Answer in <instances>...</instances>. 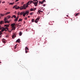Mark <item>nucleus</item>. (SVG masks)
I'll list each match as a JSON object with an SVG mask.
<instances>
[{"label": "nucleus", "instance_id": "1", "mask_svg": "<svg viewBox=\"0 0 80 80\" xmlns=\"http://www.w3.org/2000/svg\"><path fill=\"white\" fill-rule=\"evenodd\" d=\"M28 7V5L27 4H24L23 5V6H22L21 7H19V8H20V10H22L24 9V10H25L26 9V8H27Z\"/></svg>", "mask_w": 80, "mask_h": 80}, {"label": "nucleus", "instance_id": "2", "mask_svg": "<svg viewBox=\"0 0 80 80\" xmlns=\"http://www.w3.org/2000/svg\"><path fill=\"white\" fill-rule=\"evenodd\" d=\"M11 25L12 28V29H11V31H12L13 30H15V23H13Z\"/></svg>", "mask_w": 80, "mask_h": 80}, {"label": "nucleus", "instance_id": "3", "mask_svg": "<svg viewBox=\"0 0 80 80\" xmlns=\"http://www.w3.org/2000/svg\"><path fill=\"white\" fill-rule=\"evenodd\" d=\"M11 17V16L10 15H8L7 16V17L4 18V21H5V20H7L9 19V18H10Z\"/></svg>", "mask_w": 80, "mask_h": 80}, {"label": "nucleus", "instance_id": "4", "mask_svg": "<svg viewBox=\"0 0 80 80\" xmlns=\"http://www.w3.org/2000/svg\"><path fill=\"white\" fill-rule=\"evenodd\" d=\"M15 8L16 10H18V9H19V7L18 6H17V5H15L13 7V8Z\"/></svg>", "mask_w": 80, "mask_h": 80}, {"label": "nucleus", "instance_id": "5", "mask_svg": "<svg viewBox=\"0 0 80 80\" xmlns=\"http://www.w3.org/2000/svg\"><path fill=\"white\" fill-rule=\"evenodd\" d=\"M25 53H27L28 52V48H27V47H26L25 48Z\"/></svg>", "mask_w": 80, "mask_h": 80}, {"label": "nucleus", "instance_id": "6", "mask_svg": "<svg viewBox=\"0 0 80 80\" xmlns=\"http://www.w3.org/2000/svg\"><path fill=\"white\" fill-rule=\"evenodd\" d=\"M33 3H34V5L35 6L37 5V4H38V1H37V2H33Z\"/></svg>", "mask_w": 80, "mask_h": 80}, {"label": "nucleus", "instance_id": "7", "mask_svg": "<svg viewBox=\"0 0 80 80\" xmlns=\"http://www.w3.org/2000/svg\"><path fill=\"white\" fill-rule=\"evenodd\" d=\"M12 37L13 39H14V38L16 37V34H13V35L12 36Z\"/></svg>", "mask_w": 80, "mask_h": 80}, {"label": "nucleus", "instance_id": "8", "mask_svg": "<svg viewBox=\"0 0 80 80\" xmlns=\"http://www.w3.org/2000/svg\"><path fill=\"white\" fill-rule=\"evenodd\" d=\"M39 18H37L36 19L35 21V23H37L38 22V21L39 20Z\"/></svg>", "mask_w": 80, "mask_h": 80}, {"label": "nucleus", "instance_id": "9", "mask_svg": "<svg viewBox=\"0 0 80 80\" xmlns=\"http://www.w3.org/2000/svg\"><path fill=\"white\" fill-rule=\"evenodd\" d=\"M33 2L32 1H30L28 2V5H30V3H32Z\"/></svg>", "mask_w": 80, "mask_h": 80}, {"label": "nucleus", "instance_id": "10", "mask_svg": "<svg viewBox=\"0 0 80 80\" xmlns=\"http://www.w3.org/2000/svg\"><path fill=\"white\" fill-rule=\"evenodd\" d=\"M4 30H5V32H7V30H8V28L7 27H6L5 28H4Z\"/></svg>", "mask_w": 80, "mask_h": 80}, {"label": "nucleus", "instance_id": "11", "mask_svg": "<svg viewBox=\"0 0 80 80\" xmlns=\"http://www.w3.org/2000/svg\"><path fill=\"white\" fill-rule=\"evenodd\" d=\"M3 23H4V21H2L0 22V25H2V24H3Z\"/></svg>", "mask_w": 80, "mask_h": 80}, {"label": "nucleus", "instance_id": "12", "mask_svg": "<svg viewBox=\"0 0 80 80\" xmlns=\"http://www.w3.org/2000/svg\"><path fill=\"white\" fill-rule=\"evenodd\" d=\"M10 12H8L5 13H4V14H5V15H8V14H10Z\"/></svg>", "mask_w": 80, "mask_h": 80}, {"label": "nucleus", "instance_id": "13", "mask_svg": "<svg viewBox=\"0 0 80 80\" xmlns=\"http://www.w3.org/2000/svg\"><path fill=\"white\" fill-rule=\"evenodd\" d=\"M5 21V23H10V22L8 21V20H7V21Z\"/></svg>", "mask_w": 80, "mask_h": 80}, {"label": "nucleus", "instance_id": "14", "mask_svg": "<svg viewBox=\"0 0 80 80\" xmlns=\"http://www.w3.org/2000/svg\"><path fill=\"white\" fill-rule=\"evenodd\" d=\"M5 40H6L5 39H3L2 40L3 43H5Z\"/></svg>", "mask_w": 80, "mask_h": 80}, {"label": "nucleus", "instance_id": "15", "mask_svg": "<svg viewBox=\"0 0 80 80\" xmlns=\"http://www.w3.org/2000/svg\"><path fill=\"white\" fill-rule=\"evenodd\" d=\"M24 13H25L26 15H27V14H28V13H29V12L28 11H26L25 12H24Z\"/></svg>", "mask_w": 80, "mask_h": 80}, {"label": "nucleus", "instance_id": "16", "mask_svg": "<svg viewBox=\"0 0 80 80\" xmlns=\"http://www.w3.org/2000/svg\"><path fill=\"white\" fill-rule=\"evenodd\" d=\"M50 31H49V29H46V32H49Z\"/></svg>", "mask_w": 80, "mask_h": 80}, {"label": "nucleus", "instance_id": "17", "mask_svg": "<svg viewBox=\"0 0 80 80\" xmlns=\"http://www.w3.org/2000/svg\"><path fill=\"white\" fill-rule=\"evenodd\" d=\"M2 30H1V32H4V31H5V29H4V28L2 27Z\"/></svg>", "mask_w": 80, "mask_h": 80}, {"label": "nucleus", "instance_id": "18", "mask_svg": "<svg viewBox=\"0 0 80 80\" xmlns=\"http://www.w3.org/2000/svg\"><path fill=\"white\" fill-rule=\"evenodd\" d=\"M23 13H24V12H22L20 13V15H22Z\"/></svg>", "mask_w": 80, "mask_h": 80}, {"label": "nucleus", "instance_id": "19", "mask_svg": "<svg viewBox=\"0 0 80 80\" xmlns=\"http://www.w3.org/2000/svg\"><path fill=\"white\" fill-rule=\"evenodd\" d=\"M45 2V0H43L42 2H39V3H41L42 4L43 3V2Z\"/></svg>", "mask_w": 80, "mask_h": 80}, {"label": "nucleus", "instance_id": "20", "mask_svg": "<svg viewBox=\"0 0 80 80\" xmlns=\"http://www.w3.org/2000/svg\"><path fill=\"white\" fill-rule=\"evenodd\" d=\"M43 11H41L40 10H38V13H40V12H42Z\"/></svg>", "mask_w": 80, "mask_h": 80}, {"label": "nucleus", "instance_id": "21", "mask_svg": "<svg viewBox=\"0 0 80 80\" xmlns=\"http://www.w3.org/2000/svg\"><path fill=\"white\" fill-rule=\"evenodd\" d=\"M5 15V14H0V15L1 16V17H3L4 16V15Z\"/></svg>", "mask_w": 80, "mask_h": 80}, {"label": "nucleus", "instance_id": "22", "mask_svg": "<svg viewBox=\"0 0 80 80\" xmlns=\"http://www.w3.org/2000/svg\"><path fill=\"white\" fill-rule=\"evenodd\" d=\"M20 39H19L16 41V42H20Z\"/></svg>", "mask_w": 80, "mask_h": 80}, {"label": "nucleus", "instance_id": "23", "mask_svg": "<svg viewBox=\"0 0 80 80\" xmlns=\"http://www.w3.org/2000/svg\"><path fill=\"white\" fill-rule=\"evenodd\" d=\"M9 25H5L4 27H9Z\"/></svg>", "mask_w": 80, "mask_h": 80}, {"label": "nucleus", "instance_id": "24", "mask_svg": "<svg viewBox=\"0 0 80 80\" xmlns=\"http://www.w3.org/2000/svg\"><path fill=\"white\" fill-rule=\"evenodd\" d=\"M19 36H22V32H20L19 33Z\"/></svg>", "mask_w": 80, "mask_h": 80}, {"label": "nucleus", "instance_id": "25", "mask_svg": "<svg viewBox=\"0 0 80 80\" xmlns=\"http://www.w3.org/2000/svg\"><path fill=\"white\" fill-rule=\"evenodd\" d=\"M26 15V14H25V12H24V13L23 14V16L25 17Z\"/></svg>", "mask_w": 80, "mask_h": 80}, {"label": "nucleus", "instance_id": "26", "mask_svg": "<svg viewBox=\"0 0 80 80\" xmlns=\"http://www.w3.org/2000/svg\"><path fill=\"white\" fill-rule=\"evenodd\" d=\"M17 44L15 46H14V49H16V48H17Z\"/></svg>", "mask_w": 80, "mask_h": 80}, {"label": "nucleus", "instance_id": "27", "mask_svg": "<svg viewBox=\"0 0 80 80\" xmlns=\"http://www.w3.org/2000/svg\"><path fill=\"white\" fill-rule=\"evenodd\" d=\"M22 20V19H20L18 21V22H21Z\"/></svg>", "mask_w": 80, "mask_h": 80}, {"label": "nucleus", "instance_id": "28", "mask_svg": "<svg viewBox=\"0 0 80 80\" xmlns=\"http://www.w3.org/2000/svg\"><path fill=\"white\" fill-rule=\"evenodd\" d=\"M32 22H34L35 20H34V19H32Z\"/></svg>", "mask_w": 80, "mask_h": 80}, {"label": "nucleus", "instance_id": "29", "mask_svg": "<svg viewBox=\"0 0 80 80\" xmlns=\"http://www.w3.org/2000/svg\"><path fill=\"white\" fill-rule=\"evenodd\" d=\"M75 14V16H77L78 15H79V13H76Z\"/></svg>", "mask_w": 80, "mask_h": 80}, {"label": "nucleus", "instance_id": "30", "mask_svg": "<svg viewBox=\"0 0 80 80\" xmlns=\"http://www.w3.org/2000/svg\"><path fill=\"white\" fill-rule=\"evenodd\" d=\"M12 17H14L15 18H16V16L15 15H13Z\"/></svg>", "mask_w": 80, "mask_h": 80}, {"label": "nucleus", "instance_id": "31", "mask_svg": "<svg viewBox=\"0 0 80 80\" xmlns=\"http://www.w3.org/2000/svg\"><path fill=\"white\" fill-rule=\"evenodd\" d=\"M14 21L17 22V21H18V19L16 18V19H15Z\"/></svg>", "mask_w": 80, "mask_h": 80}, {"label": "nucleus", "instance_id": "32", "mask_svg": "<svg viewBox=\"0 0 80 80\" xmlns=\"http://www.w3.org/2000/svg\"><path fill=\"white\" fill-rule=\"evenodd\" d=\"M30 11H33V8H31L30 9Z\"/></svg>", "mask_w": 80, "mask_h": 80}, {"label": "nucleus", "instance_id": "33", "mask_svg": "<svg viewBox=\"0 0 80 80\" xmlns=\"http://www.w3.org/2000/svg\"><path fill=\"white\" fill-rule=\"evenodd\" d=\"M2 28H3V27H1V26L0 25V30H1V29H2Z\"/></svg>", "mask_w": 80, "mask_h": 80}, {"label": "nucleus", "instance_id": "34", "mask_svg": "<svg viewBox=\"0 0 80 80\" xmlns=\"http://www.w3.org/2000/svg\"><path fill=\"white\" fill-rule=\"evenodd\" d=\"M0 35H2V31H0Z\"/></svg>", "mask_w": 80, "mask_h": 80}, {"label": "nucleus", "instance_id": "35", "mask_svg": "<svg viewBox=\"0 0 80 80\" xmlns=\"http://www.w3.org/2000/svg\"><path fill=\"white\" fill-rule=\"evenodd\" d=\"M20 12H18V15H20Z\"/></svg>", "mask_w": 80, "mask_h": 80}, {"label": "nucleus", "instance_id": "36", "mask_svg": "<svg viewBox=\"0 0 80 80\" xmlns=\"http://www.w3.org/2000/svg\"><path fill=\"white\" fill-rule=\"evenodd\" d=\"M9 5H13V4L12 3L10 2V3H9Z\"/></svg>", "mask_w": 80, "mask_h": 80}, {"label": "nucleus", "instance_id": "37", "mask_svg": "<svg viewBox=\"0 0 80 80\" xmlns=\"http://www.w3.org/2000/svg\"><path fill=\"white\" fill-rule=\"evenodd\" d=\"M24 20H27V18H24Z\"/></svg>", "mask_w": 80, "mask_h": 80}, {"label": "nucleus", "instance_id": "38", "mask_svg": "<svg viewBox=\"0 0 80 80\" xmlns=\"http://www.w3.org/2000/svg\"><path fill=\"white\" fill-rule=\"evenodd\" d=\"M18 17H19V16H17V18H16L18 20Z\"/></svg>", "mask_w": 80, "mask_h": 80}, {"label": "nucleus", "instance_id": "39", "mask_svg": "<svg viewBox=\"0 0 80 80\" xmlns=\"http://www.w3.org/2000/svg\"><path fill=\"white\" fill-rule=\"evenodd\" d=\"M33 14V13L32 12L30 14V15H32V14Z\"/></svg>", "mask_w": 80, "mask_h": 80}, {"label": "nucleus", "instance_id": "40", "mask_svg": "<svg viewBox=\"0 0 80 80\" xmlns=\"http://www.w3.org/2000/svg\"><path fill=\"white\" fill-rule=\"evenodd\" d=\"M36 9H37V8H34L33 10H36Z\"/></svg>", "mask_w": 80, "mask_h": 80}, {"label": "nucleus", "instance_id": "41", "mask_svg": "<svg viewBox=\"0 0 80 80\" xmlns=\"http://www.w3.org/2000/svg\"><path fill=\"white\" fill-rule=\"evenodd\" d=\"M34 1H35V2H37V1H37V0H33Z\"/></svg>", "mask_w": 80, "mask_h": 80}, {"label": "nucleus", "instance_id": "42", "mask_svg": "<svg viewBox=\"0 0 80 80\" xmlns=\"http://www.w3.org/2000/svg\"><path fill=\"white\" fill-rule=\"evenodd\" d=\"M19 0H16V2H18V1Z\"/></svg>", "mask_w": 80, "mask_h": 80}, {"label": "nucleus", "instance_id": "43", "mask_svg": "<svg viewBox=\"0 0 80 80\" xmlns=\"http://www.w3.org/2000/svg\"><path fill=\"white\" fill-rule=\"evenodd\" d=\"M6 38H8V36H6Z\"/></svg>", "mask_w": 80, "mask_h": 80}, {"label": "nucleus", "instance_id": "44", "mask_svg": "<svg viewBox=\"0 0 80 80\" xmlns=\"http://www.w3.org/2000/svg\"><path fill=\"white\" fill-rule=\"evenodd\" d=\"M5 3V2H2V3Z\"/></svg>", "mask_w": 80, "mask_h": 80}, {"label": "nucleus", "instance_id": "45", "mask_svg": "<svg viewBox=\"0 0 80 80\" xmlns=\"http://www.w3.org/2000/svg\"><path fill=\"white\" fill-rule=\"evenodd\" d=\"M11 20H9V22H10V21H11Z\"/></svg>", "mask_w": 80, "mask_h": 80}, {"label": "nucleus", "instance_id": "46", "mask_svg": "<svg viewBox=\"0 0 80 80\" xmlns=\"http://www.w3.org/2000/svg\"><path fill=\"white\" fill-rule=\"evenodd\" d=\"M1 2H2V1H0V3H1Z\"/></svg>", "mask_w": 80, "mask_h": 80}, {"label": "nucleus", "instance_id": "47", "mask_svg": "<svg viewBox=\"0 0 80 80\" xmlns=\"http://www.w3.org/2000/svg\"><path fill=\"white\" fill-rule=\"evenodd\" d=\"M12 3V5H13V4H14V2H13Z\"/></svg>", "mask_w": 80, "mask_h": 80}, {"label": "nucleus", "instance_id": "48", "mask_svg": "<svg viewBox=\"0 0 80 80\" xmlns=\"http://www.w3.org/2000/svg\"><path fill=\"white\" fill-rule=\"evenodd\" d=\"M45 4H44V5H43V7H45Z\"/></svg>", "mask_w": 80, "mask_h": 80}, {"label": "nucleus", "instance_id": "49", "mask_svg": "<svg viewBox=\"0 0 80 80\" xmlns=\"http://www.w3.org/2000/svg\"><path fill=\"white\" fill-rule=\"evenodd\" d=\"M15 13H17V12L15 11Z\"/></svg>", "mask_w": 80, "mask_h": 80}, {"label": "nucleus", "instance_id": "50", "mask_svg": "<svg viewBox=\"0 0 80 80\" xmlns=\"http://www.w3.org/2000/svg\"><path fill=\"white\" fill-rule=\"evenodd\" d=\"M13 17V16H12V17H11L12 18Z\"/></svg>", "mask_w": 80, "mask_h": 80}, {"label": "nucleus", "instance_id": "51", "mask_svg": "<svg viewBox=\"0 0 80 80\" xmlns=\"http://www.w3.org/2000/svg\"><path fill=\"white\" fill-rule=\"evenodd\" d=\"M28 18H30V16H28Z\"/></svg>", "mask_w": 80, "mask_h": 80}, {"label": "nucleus", "instance_id": "52", "mask_svg": "<svg viewBox=\"0 0 80 80\" xmlns=\"http://www.w3.org/2000/svg\"><path fill=\"white\" fill-rule=\"evenodd\" d=\"M67 17H68V15H67Z\"/></svg>", "mask_w": 80, "mask_h": 80}, {"label": "nucleus", "instance_id": "53", "mask_svg": "<svg viewBox=\"0 0 80 80\" xmlns=\"http://www.w3.org/2000/svg\"><path fill=\"white\" fill-rule=\"evenodd\" d=\"M24 23H25V22L24 21Z\"/></svg>", "mask_w": 80, "mask_h": 80}, {"label": "nucleus", "instance_id": "54", "mask_svg": "<svg viewBox=\"0 0 80 80\" xmlns=\"http://www.w3.org/2000/svg\"><path fill=\"white\" fill-rule=\"evenodd\" d=\"M5 10H7V8L5 9Z\"/></svg>", "mask_w": 80, "mask_h": 80}, {"label": "nucleus", "instance_id": "55", "mask_svg": "<svg viewBox=\"0 0 80 80\" xmlns=\"http://www.w3.org/2000/svg\"><path fill=\"white\" fill-rule=\"evenodd\" d=\"M1 37H2V36H0V38H1Z\"/></svg>", "mask_w": 80, "mask_h": 80}, {"label": "nucleus", "instance_id": "56", "mask_svg": "<svg viewBox=\"0 0 80 80\" xmlns=\"http://www.w3.org/2000/svg\"><path fill=\"white\" fill-rule=\"evenodd\" d=\"M2 63V62H0V63Z\"/></svg>", "mask_w": 80, "mask_h": 80}, {"label": "nucleus", "instance_id": "57", "mask_svg": "<svg viewBox=\"0 0 80 80\" xmlns=\"http://www.w3.org/2000/svg\"><path fill=\"white\" fill-rule=\"evenodd\" d=\"M57 10H58V9H57Z\"/></svg>", "mask_w": 80, "mask_h": 80}, {"label": "nucleus", "instance_id": "58", "mask_svg": "<svg viewBox=\"0 0 80 80\" xmlns=\"http://www.w3.org/2000/svg\"><path fill=\"white\" fill-rule=\"evenodd\" d=\"M22 3V4H23V2Z\"/></svg>", "mask_w": 80, "mask_h": 80}, {"label": "nucleus", "instance_id": "59", "mask_svg": "<svg viewBox=\"0 0 80 80\" xmlns=\"http://www.w3.org/2000/svg\"><path fill=\"white\" fill-rule=\"evenodd\" d=\"M28 15V14H27V15Z\"/></svg>", "mask_w": 80, "mask_h": 80}, {"label": "nucleus", "instance_id": "60", "mask_svg": "<svg viewBox=\"0 0 80 80\" xmlns=\"http://www.w3.org/2000/svg\"><path fill=\"white\" fill-rule=\"evenodd\" d=\"M0 18H1V17H0Z\"/></svg>", "mask_w": 80, "mask_h": 80}, {"label": "nucleus", "instance_id": "61", "mask_svg": "<svg viewBox=\"0 0 80 80\" xmlns=\"http://www.w3.org/2000/svg\"><path fill=\"white\" fill-rule=\"evenodd\" d=\"M10 32H11V31H10Z\"/></svg>", "mask_w": 80, "mask_h": 80}]
</instances>
